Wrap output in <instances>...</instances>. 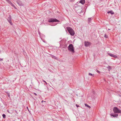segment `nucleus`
Wrapping results in <instances>:
<instances>
[{
  "mask_svg": "<svg viewBox=\"0 0 121 121\" xmlns=\"http://www.w3.org/2000/svg\"><path fill=\"white\" fill-rule=\"evenodd\" d=\"M68 50L70 52H72L73 53H74V48L72 44H69L68 46Z\"/></svg>",
  "mask_w": 121,
  "mask_h": 121,
  "instance_id": "f257e3e1",
  "label": "nucleus"
},
{
  "mask_svg": "<svg viewBox=\"0 0 121 121\" xmlns=\"http://www.w3.org/2000/svg\"><path fill=\"white\" fill-rule=\"evenodd\" d=\"M67 29L69 32L72 36H73L74 35V32L73 30L70 27H67Z\"/></svg>",
  "mask_w": 121,
  "mask_h": 121,
  "instance_id": "f03ea898",
  "label": "nucleus"
},
{
  "mask_svg": "<svg viewBox=\"0 0 121 121\" xmlns=\"http://www.w3.org/2000/svg\"><path fill=\"white\" fill-rule=\"evenodd\" d=\"M113 110L114 112L116 113H121V111L117 107H115L113 108Z\"/></svg>",
  "mask_w": 121,
  "mask_h": 121,
  "instance_id": "7ed1b4c3",
  "label": "nucleus"
},
{
  "mask_svg": "<svg viewBox=\"0 0 121 121\" xmlns=\"http://www.w3.org/2000/svg\"><path fill=\"white\" fill-rule=\"evenodd\" d=\"M48 22H59V21L55 18H52L49 19Z\"/></svg>",
  "mask_w": 121,
  "mask_h": 121,
  "instance_id": "20e7f679",
  "label": "nucleus"
},
{
  "mask_svg": "<svg viewBox=\"0 0 121 121\" xmlns=\"http://www.w3.org/2000/svg\"><path fill=\"white\" fill-rule=\"evenodd\" d=\"M11 16H9V17L8 18L7 20H8L9 22L10 23V24L11 25H13L12 23V21H11Z\"/></svg>",
  "mask_w": 121,
  "mask_h": 121,
  "instance_id": "39448f33",
  "label": "nucleus"
},
{
  "mask_svg": "<svg viewBox=\"0 0 121 121\" xmlns=\"http://www.w3.org/2000/svg\"><path fill=\"white\" fill-rule=\"evenodd\" d=\"M17 4L20 6H23V4L22 3V2L19 0H17Z\"/></svg>",
  "mask_w": 121,
  "mask_h": 121,
  "instance_id": "423d86ee",
  "label": "nucleus"
},
{
  "mask_svg": "<svg viewBox=\"0 0 121 121\" xmlns=\"http://www.w3.org/2000/svg\"><path fill=\"white\" fill-rule=\"evenodd\" d=\"M84 44L85 46L87 47L90 44V43L88 42H85Z\"/></svg>",
  "mask_w": 121,
  "mask_h": 121,
  "instance_id": "0eeeda50",
  "label": "nucleus"
},
{
  "mask_svg": "<svg viewBox=\"0 0 121 121\" xmlns=\"http://www.w3.org/2000/svg\"><path fill=\"white\" fill-rule=\"evenodd\" d=\"M110 115L111 117H117L118 116V114H110Z\"/></svg>",
  "mask_w": 121,
  "mask_h": 121,
  "instance_id": "6e6552de",
  "label": "nucleus"
},
{
  "mask_svg": "<svg viewBox=\"0 0 121 121\" xmlns=\"http://www.w3.org/2000/svg\"><path fill=\"white\" fill-rule=\"evenodd\" d=\"M107 13H110L111 14H113L114 13V12L112 10H111L108 11Z\"/></svg>",
  "mask_w": 121,
  "mask_h": 121,
  "instance_id": "1a4fd4ad",
  "label": "nucleus"
},
{
  "mask_svg": "<svg viewBox=\"0 0 121 121\" xmlns=\"http://www.w3.org/2000/svg\"><path fill=\"white\" fill-rule=\"evenodd\" d=\"M85 2V0H81L80 1L79 3H81L82 4H84Z\"/></svg>",
  "mask_w": 121,
  "mask_h": 121,
  "instance_id": "9d476101",
  "label": "nucleus"
},
{
  "mask_svg": "<svg viewBox=\"0 0 121 121\" xmlns=\"http://www.w3.org/2000/svg\"><path fill=\"white\" fill-rule=\"evenodd\" d=\"M50 55L51 56V57L52 58L56 59H57V57H56V56L52 55Z\"/></svg>",
  "mask_w": 121,
  "mask_h": 121,
  "instance_id": "9b49d317",
  "label": "nucleus"
},
{
  "mask_svg": "<svg viewBox=\"0 0 121 121\" xmlns=\"http://www.w3.org/2000/svg\"><path fill=\"white\" fill-rule=\"evenodd\" d=\"M106 68L108 69L109 71H110L112 69L111 67L109 65L107 67H106Z\"/></svg>",
  "mask_w": 121,
  "mask_h": 121,
  "instance_id": "f8f14e48",
  "label": "nucleus"
},
{
  "mask_svg": "<svg viewBox=\"0 0 121 121\" xmlns=\"http://www.w3.org/2000/svg\"><path fill=\"white\" fill-rule=\"evenodd\" d=\"M5 92L7 94V95H8V97H9V98H10V95L9 94V93L7 92H6V91H5Z\"/></svg>",
  "mask_w": 121,
  "mask_h": 121,
  "instance_id": "ddd939ff",
  "label": "nucleus"
},
{
  "mask_svg": "<svg viewBox=\"0 0 121 121\" xmlns=\"http://www.w3.org/2000/svg\"><path fill=\"white\" fill-rule=\"evenodd\" d=\"M85 106H86L87 107L89 108H91V107H90V106H89L87 104H85Z\"/></svg>",
  "mask_w": 121,
  "mask_h": 121,
  "instance_id": "4468645a",
  "label": "nucleus"
},
{
  "mask_svg": "<svg viewBox=\"0 0 121 121\" xmlns=\"http://www.w3.org/2000/svg\"><path fill=\"white\" fill-rule=\"evenodd\" d=\"M89 75H91V76H94V74H92L91 73H89Z\"/></svg>",
  "mask_w": 121,
  "mask_h": 121,
  "instance_id": "2eb2a0df",
  "label": "nucleus"
},
{
  "mask_svg": "<svg viewBox=\"0 0 121 121\" xmlns=\"http://www.w3.org/2000/svg\"><path fill=\"white\" fill-rule=\"evenodd\" d=\"M6 1L9 4H10L11 2V1L9 0H6Z\"/></svg>",
  "mask_w": 121,
  "mask_h": 121,
  "instance_id": "dca6fc26",
  "label": "nucleus"
},
{
  "mask_svg": "<svg viewBox=\"0 0 121 121\" xmlns=\"http://www.w3.org/2000/svg\"><path fill=\"white\" fill-rule=\"evenodd\" d=\"M109 54L110 56L113 57L114 54Z\"/></svg>",
  "mask_w": 121,
  "mask_h": 121,
  "instance_id": "f3484780",
  "label": "nucleus"
},
{
  "mask_svg": "<svg viewBox=\"0 0 121 121\" xmlns=\"http://www.w3.org/2000/svg\"><path fill=\"white\" fill-rule=\"evenodd\" d=\"M2 116L3 118H5L6 115L5 114H3L2 115Z\"/></svg>",
  "mask_w": 121,
  "mask_h": 121,
  "instance_id": "a211bd4d",
  "label": "nucleus"
},
{
  "mask_svg": "<svg viewBox=\"0 0 121 121\" xmlns=\"http://www.w3.org/2000/svg\"><path fill=\"white\" fill-rule=\"evenodd\" d=\"M10 4L13 7H15L14 6V5L12 3H10Z\"/></svg>",
  "mask_w": 121,
  "mask_h": 121,
  "instance_id": "6ab92c4d",
  "label": "nucleus"
},
{
  "mask_svg": "<svg viewBox=\"0 0 121 121\" xmlns=\"http://www.w3.org/2000/svg\"><path fill=\"white\" fill-rule=\"evenodd\" d=\"M104 37L106 38H108V36L105 34L104 35Z\"/></svg>",
  "mask_w": 121,
  "mask_h": 121,
  "instance_id": "aec40b11",
  "label": "nucleus"
},
{
  "mask_svg": "<svg viewBox=\"0 0 121 121\" xmlns=\"http://www.w3.org/2000/svg\"><path fill=\"white\" fill-rule=\"evenodd\" d=\"M113 57L115 58H117V56L116 55H114Z\"/></svg>",
  "mask_w": 121,
  "mask_h": 121,
  "instance_id": "412c9836",
  "label": "nucleus"
},
{
  "mask_svg": "<svg viewBox=\"0 0 121 121\" xmlns=\"http://www.w3.org/2000/svg\"><path fill=\"white\" fill-rule=\"evenodd\" d=\"M91 18H88V21H89L90 22L91 20Z\"/></svg>",
  "mask_w": 121,
  "mask_h": 121,
  "instance_id": "4be33fe9",
  "label": "nucleus"
},
{
  "mask_svg": "<svg viewBox=\"0 0 121 121\" xmlns=\"http://www.w3.org/2000/svg\"><path fill=\"white\" fill-rule=\"evenodd\" d=\"M97 72L98 73H100V71H99L98 70H97Z\"/></svg>",
  "mask_w": 121,
  "mask_h": 121,
  "instance_id": "5701e85b",
  "label": "nucleus"
},
{
  "mask_svg": "<svg viewBox=\"0 0 121 121\" xmlns=\"http://www.w3.org/2000/svg\"><path fill=\"white\" fill-rule=\"evenodd\" d=\"M76 105L77 106V107H79V105H78V104H76Z\"/></svg>",
  "mask_w": 121,
  "mask_h": 121,
  "instance_id": "b1692460",
  "label": "nucleus"
},
{
  "mask_svg": "<svg viewBox=\"0 0 121 121\" xmlns=\"http://www.w3.org/2000/svg\"><path fill=\"white\" fill-rule=\"evenodd\" d=\"M43 82H44L45 83H46L47 84V83L44 80H43Z\"/></svg>",
  "mask_w": 121,
  "mask_h": 121,
  "instance_id": "393cba45",
  "label": "nucleus"
},
{
  "mask_svg": "<svg viewBox=\"0 0 121 121\" xmlns=\"http://www.w3.org/2000/svg\"><path fill=\"white\" fill-rule=\"evenodd\" d=\"M7 111L9 113H10V112H9V110H7Z\"/></svg>",
  "mask_w": 121,
  "mask_h": 121,
  "instance_id": "a878e982",
  "label": "nucleus"
},
{
  "mask_svg": "<svg viewBox=\"0 0 121 121\" xmlns=\"http://www.w3.org/2000/svg\"><path fill=\"white\" fill-rule=\"evenodd\" d=\"M2 60H3V59H1V58H0V61H2Z\"/></svg>",
  "mask_w": 121,
  "mask_h": 121,
  "instance_id": "bb28decb",
  "label": "nucleus"
},
{
  "mask_svg": "<svg viewBox=\"0 0 121 121\" xmlns=\"http://www.w3.org/2000/svg\"><path fill=\"white\" fill-rule=\"evenodd\" d=\"M34 94L35 95H37V94H36V93H34Z\"/></svg>",
  "mask_w": 121,
  "mask_h": 121,
  "instance_id": "cd10ccee",
  "label": "nucleus"
},
{
  "mask_svg": "<svg viewBox=\"0 0 121 121\" xmlns=\"http://www.w3.org/2000/svg\"><path fill=\"white\" fill-rule=\"evenodd\" d=\"M43 102H45V101H43H43H42V102H41L42 103H43Z\"/></svg>",
  "mask_w": 121,
  "mask_h": 121,
  "instance_id": "c85d7f7f",
  "label": "nucleus"
},
{
  "mask_svg": "<svg viewBox=\"0 0 121 121\" xmlns=\"http://www.w3.org/2000/svg\"><path fill=\"white\" fill-rule=\"evenodd\" d=\"M38 33L39 34V35H40V32L39 31V32Z\"/></svg>",
  "mask_w": 121,
  "mask_h": 121,
  "instance_id": "c756f323",
  "label": "nucleus"
},
{
  "mask_svg": "<svg viewBox=\"0 0 121 121\" xmlns=\"http://www.w3.org/2000/svg\"><path fill=\"white\" fill-rule=\"evenodd\" d=\"M108 30H110V29H108Z\"/></svg>",
  "mask_w": 121,
  "mask_h": 121,
  "instance_id": "7c9ffc66",
  "label": "nucleus"
},
{
  "mask_svg": "<svg viewBox=\"0 0 121 121\" xmlns=\"http://www.w3.org/2000/svg\"><path fill=\"white\" fill-rule=\"evenodd\" d=\"M0 98H1L0 97Z\"/></svg>",
  "mask_w": 121,
  "mask_h": 121,
  "instance_id": "2f4dec72",
  "label": "nucleus"
}]
</instances>
